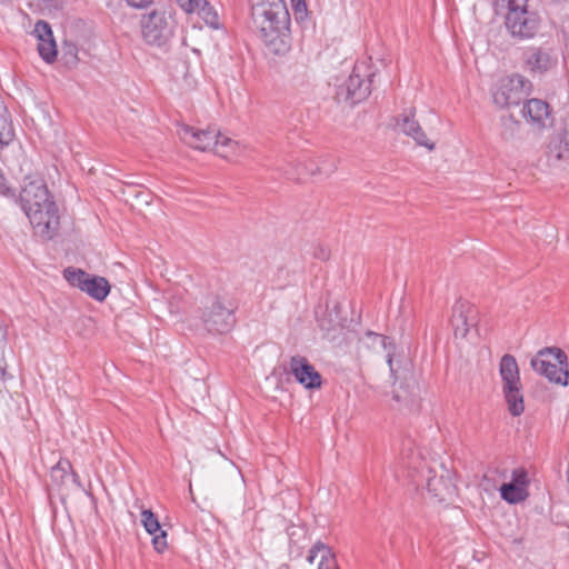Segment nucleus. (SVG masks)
<instances>
[{
    "label": "nucleus",
    "mask_w": 569,
    "mask_h": 569,
    "mask_svg": "<svg viewBox=\"0 0 569 569\" xmlns=\"http://www.w3.org/2000/svg\"><path fill=\"white\" fill-rule=\"evenodd\" d=\"M0 569H10V567L8 566V563L4 559H2V561L0 562Z\"/></svg>",
    "instance_id": "79ce46f5"
},
{
    "label": "nucleus",
    "mask_w": 569,
    "mask_h": 569,
    "mask_svg": "<svg viewBox=\"0 0 569 569\" xmlns=\"http://www.w3.org/2000/svg\"><path fill=\"white\" fill-rule=\"evenodd\" d=\"M17 202L38 236L47 240L54 237L60 226L59 210L42 178L26 177Z\"/></svg>",
    "instance_id": "f257e3e1"
},
{
    "label": "nucleus",
    "mask_w": 569,
    "mask_h": 569,
    "mask_svg": "<svg viewBox=\"0 0 569 569\" xmlns=\"http://www.w3.org/2000/svg\"><path fill=\"white\" fill-rule=\"evenodd\" d=\"M500 497L502 500L510 505H517L525 501L529 497V490L513 485L512 482H503L499 488Z\"/></svg>",
    "instance_id": "5701e85b"
},
{
    "label": "nucleus",
    "mask_w": 569,
    "mask_h": 569,
    "mask_svg": "<svg viewBox=\"0 0 569 569\" xmlns=\"http://www.w3.org/2000/svg\"><path fill=\"white\" fill-rule=\"evenodd\" d=\"M9 110L4 103V101L2 100V98L0 97V116H4L6 113H8Z\"/></svg>",
    "instance_id": "a19ab883"
},
{
    "label": "nucleus",
    "mask_w": 569,
    "mask_h": 569,
    "mask_svg": "<svg viewBox=\"0 0 569 569\" xmlns=\"http://www.w3.org/2000/svg\"><path fill=\"white\" fill-rule=\"evenodd\" d=\"M69 471H72L70 461L67 459H60L58 463L51 468L50 477L52 482L58 486L63 485L66 478L69 477Z\"/></svg>",
    "instance_id": "bb28decb"
},
{
    "label": "nucleus",
    "mask_w": 569,
    "mask_h": 569,
    "mask_svg": "<svg viewBox=\"0 0 569 569\" xmlns=\"http://www.w3.org/2000/svg\"><path fill=\"white\" fill-rule=\"evenodd\" d=\"M64 279L97 301H103L110 293L111 286L104 277L90 274L82 269L69 267L63 271Z\"/></svg>",
    "instance_id": "1a4fd4ad"
},
{
    "label": "nucleus",
    "mask_w": 569,
    "mask_h": 569,
    "mask_svg": "<svg viewBox=\"0 0 569 569\" xmlns=\"http://www.w3.org/2000/svg\"><path fill=\"white\" fill-rule=\"evenodd\" d=\"M546 154L548 161L552 164L569 160V134L567 130H560L550 137Z\"/></svg>",
    "instance_id": "6ab92c4d"
},
{
    "label": "nucleus",
    "mask_w": 569,
    "mask_h": 569,
    "mask_svg": "<svg viewBox=\"0 0 569 569\" xmlns=\"http://www.w3.org/2000/svg\"><path fill=\"white\" fill-rule=\"evenodd\" d=\"M4 347H6V342H2L0 345V379L4 376L6 373V361H4V357H3V352H4Z\"/></svg>",
    "instance_id": "e433bc0d"
},
{
    "label": "nucleus",
    "mask_w": 569,
    "mask_h": 569,
    "mask_svg": "<svg viewBox=\"0 0 569 569\" xmlns=\"http://www.w3.org/2000/svg\"><path fill=\"white\" fill-rule=\"evenodd\" d=\"M397 127L407 136L411 137L419 146L426 147L429 150L435 148L430 143L419 122L415 120V109H409L397 119Z\"/></svg>",
    "instance_id": "f3484780"
},
{
    "label": "nucleus",
    "mask_w": 569,
    "mask_h": 569,
    "mask_svg": "<svg viewBox=\"0 0 569 569\" xmlns=\"http://www.w3.org/2000/svg\"><path fill=\"white\" fill-rule=\"evenodd\" d=\"M532 369L550 382L562 387L569 383L568 356L558 347H547L530 362Z\"/></svg>",
    "instance_id": "0eeeda50"
},
{
    "label": "nucleus",
    "mask_w": 569,
    "mask_h": 569,
    "mask_svg": "<svg viewBox=\"0 0 569 569\" xmlns=\"http://www.w3.org/2000/svg\"><path fill=\"white\" fill-rule=\"evenodd\" d=\"M0 194L14 200L16 202L18 200L14 190L7 184L3 173L0 176Z\"/></svg>",
    "instance_id": "473e14b6"
},
{
    "label": "nucleus",
    "mask_w": 569,
    "mask_h": 569,
    "mask_svg": "<svg viewBox=\"0 0 569 569\" xmlns=\"http://www.w3.org/2000/svg\"><path fill=\"white\" fill-rule=\"evenodd\" d=\"M144 41L151 46H164L173 36L174 21L164 11H152L141 21Z\"/></svg>",
    "instance_id": "6e6552de"
},
{
    "label": "nucleus",
    "mask_w": 569,
    "mask_h": 569,
    "mask_svg": "<svg viewBox=\"0 0 569 569\" xmlns=\"http://www.w3.org/2000/svg\"><path fill=\"white\" fill-rule=\"evenodd\" d=\"M392 400L398 403V408L416 410L419 403V387L412 375H405L399 382L395 381L392 389Z\"/></svg>",
    "instance_id": "2eb2a0df"
},
{
    "label": "nucleus",
    "mask_w": 569,
    "mask_h": 569,
    "mask_svg": "<svg viewBox=\"0 0 569 569\" xmlns=\"http://www.w3.org/2000/svg\"><path fill=\"white\" fill-rule=\"evenodd\" d=\"M526 64L532 72H546L552 66V59L547 51L533 48L526 52Z\"/></svg>",
    "instance_id": "4be33fe9"
},
{
    "label": "nucleus",
    "mask_w": 569,
    "mask_h": 569,
    "mask_svg": "<svg viewBox=\"0 0 569 569\" xmlns=\"http://www.w3.org/2000/svg\"><path fill=\"white\" fill-rule=\"evenodd\" d=\"M251 19L269 53L284 56L290 51V14L283 0H268L253 4Z\"/></svg>",
    "instance_id": "f03ea898"
},
{
    "label": "nucleus",
    "mask_w": 569,
    "mask_h": 569,
    "mask_svg": "<svg viewBox=\"0 0 569 569\" xmlns=\"http://www.w3.org/2000/svg\"><path fill=\"white\" fill-rule=\"evenodd\" d=\"M497 3H500L501 6H506L508 11L511 10V8H518L523 7L528 3V0H496Z\"/></svg>",
    "instance_id": "f704fd0d"
},
{
    "label": "nucleus",
    "mask_w": 569,
    "mask_h": 569,
    "mask_svg": "<svg viewBox=\"0 0 569 569\" xmlns=\"http://www.w3.org/2000/svg\"><path fill=\"white\" fill-rule=\"evenodd\" d=\"M400 461L403 468L412 469L417 472H421V476L426 479L427 490L439 501L450 499L456 491V486L448 470H442L441 475H436L430 468L425 470L422 467L421 455L412 448L411 441L403 443V448L400 453Z\"/></svg>",
    "instance_id": "20e7f679"
},
{
    "label": "nucleus",
    "mask_w": 569,
    "mask_h": 569,
    "mask_svg": "<svg viewBox=\"0 0 569 569\" xmlns=\"http://www.w3.org/2000/svg\"><path fill=\"white\" fill-rule=\"evenodd\" d=\"M16 139L14 126L10 112L0 116V149L8 147Z\"/></svg>",
    "instance_id": "393cba45"
},
{
    "label": "nucleus",
    "mask_w": 569,
    "mask_h": 569,
    "mask_svg": "<svg viewBox=\"0 0 569 569\" xmlns=\"http://www.w3.org/2000/svg\"><path fill=\"white\" fill-rule=\"evenodd\" d=\"M320 558L318 569H339L336 553L332 549L321 541H317L307 557L309 562H313L316 558Z\"/></svg>",
    "instance_id": "412c9836"
},
{
    "label": "nucleus",
    "mask_w": 569,
    "mask_h": 569,
    "mask_svg": "<svg viewBox=\"0 0 569 569\" xmlns=\"http://www.w3.org/2000/svg\"><path fill=\"white\" fill-rule=\"evenodd\" d=\"M32 34L37 38L38 42H44L53 37L52 28L49 22L39 20L34 24Z\"/></svg>",
    "instance_id": "c756f323"
},
{
    "label": "nucleus",
    "mask_w": 569,
    "mask_h": 569,
    "mask_svg": "<svg viewBox=\"0 0 569 569\" xmlns=\"http://www.w3.org/2000/svg\"><path fill=\"white\" fill-rule=\"evenodd\" d=\"M132 8L142 9L152 3L153 0H126Z\"/></svg>",
    "instance_id": "c9c22d12"
},
{
    "label": "nucleus",
    "mask_w": 569,
    "mask_h": 569,
    "mask_svg": "<svg viewBox=\"0 0 569 569\" xmlns=\"http://www.w3.org/2000/svg\"><path fill=\"white\" fill-rule=\"evenodd\" d=\"M528 83L525 77L517 73L507 77L492 94L495 104L500 108L518 106L527 94Z\"/></svg>",
    "instance_id": "9b49d317"
},
{
    "label": "nucleus",
    "mask_w": 569,
    "mask_h": 569,
    "mask_svg": "<svg viewBox=\"0 0 569 569\" xmlns=\"http://www.w3.org/2000/svg\"><path fill=\"white\" fill-rule=\"evenodd\" d=\"M179 134L188 146L201 151L217 149L220 141V132L214 129L200 130L182 126Z\"/></svg>",
    "instance_id": "4468645a"
},
{
    "label": "nucleus",
    "mask_w": 569,
    "mask_h": 569,
    "mask_svg": "<svg viewBox=\"0 0 569 569\" xmlns=\"http://www.w3.org/2000/svg\"><path fill=\"white\" fill-rule=\"evenodd\" d=\"M367 335L372 336L376 340H378L381 343L383 349L386 351H388L387 352V362L390 367L391 375H396V370H395L393 363H392L393 362V351H395V343H393L392 339L388 336L375 333L371 331H369Z\"/></svg>",
    "instance_id": "c85d7f7f"
},
{
    "label": "nucleus",
    "mask_w": 569,
    "mask_h": 569,
    "mask_svg": "<svg viewBox=\"0 0 569 569\" xmlns=\"http://www.w3.org/2000/svg\"><path fill=\"white\" fill-rule=\"evenodd\" d=\"M500 136L505 141H513L519 138L521 122L517 120L512 114L502 116L500 118Z\"/></svg>",
    "instance_id": "b1692460"
},
{
    "label": "nucleus",
    "mask_w": 569,
    "mask_h": 569,
    "mask_svg": "<svg viewBox=\"0 0 569 569\" xmlns=\"http://www.w3.org/2000/svg\"><path fill=\"white\" fill-rule=\"evenodd\" d=\"M69 475H71V478H72V482L80 489L83 490V486L80 481V477L79 475L72 469V471H69Z\"/></svg>",
    "instance_id": "58836bf2"
},
{
    "label": "nucleus",
    "mask_w": 569,
    "mask_h": 569,
    "mask_svg": "<svg viewBox=\"0 0 569 569\" xmlns=\"http://www.w3.org/2000/svg\"><path fill=\"white\" fill-rule=\"evenodd\" d=\"M315 257L320 259V260H328L329 259V251L325 248H319L316 252H315Z\"/></svg>",
    "instance_id": "4c0bfd02"
},
{
    "label": "nucleus",
    "mask_w": 569,
    "mask_h": 569,
    "mask_svg": "<svg viewBox=\"0 0 569 569\" xmlns=\"http://www.w3.org/2000/svg\"><path fill=\"white\" fill-rule=\"evenodd\" d=\"M232 143H234L232 141V139H230V138H228V137H226V136L220 133V141H219L218 147H228V146H230Z\"/></svg>",
    "instance_id": "ea45409f"
},
{
    "label": "nucleus",
    "mask_w": 569,
    "mask_h": 569,
    "mask_svg": "<svg viewBox=\"0 0 569 569\" xmlns=\"http://www.w3.org/2000/svg\"><path fill=\"white\" fill-rule=\"evenodd\" d=\"M478 323V310L467 300H458L452 307L451 325L456 338H466Z\"/></svg>",
    "instance_id": "f8f14e48"
},
{
    "label": "nucleus",
    "mask_w": 569,
    "mask_h": 569,
    "mask_svg": "<svg viewBox=\"0 0 569 569\" xmlns=\"http://www.w3.org/2000/svg\"><path fill=\"white\" fill-rule=\"evenodd\" d=\"M182 10L188 13L196 12L199 3H204V0H176Z\"/></svg>",
    "instance_id": "72a5a7b5"
},
{
    "label": "nucleus",
    "mask_w": 569,
    "mask_h": 569,
    "mask_svg": "<svg viewBox=\"0 0 569 569\" xmlns=\"http://www.w3.org/2000/svg\"><path fill=\"white\" fill-rule=\"evenodd\" d=\"M38 52L47 63H53L57 60L58 49L54 38H49L44 42H38Z\"/></svg>",
    "instance_id": "cd10ccee"
},
{
    "label": "nucleus",
    "mask_w": 569,
    "mask_h": 569,
    "mask_svg": "<svg viewBox=\"0 0 569 569\" xmlns=\"http://www.w3.org/2000/svg\"><path fill=\"white\" fill-rule=\"evenodd\" d=\"M521 112L523 118L539 130L552 122L550 106L540 99L527 100Z\"/></svg>",
    "instance_id": "dca6fc26"
},
{
    "label": "nucleus",
    "mask_w": 569,
    "mask_h": 569,
    "mask_svg": "<svg viewBox=\"0 0 569 569\" xmlns=\"http://www.w3.org/2000/svg\"><path fill=\"white\" fill-rule=\"evenodd\" d=\"M290 372L296 381L306 389H319L322 386V377L315 366L303 356H292L289 361Z\"/></svg>",
    "instance_id": "ddd939ff"
},
{
    "label": "nucleus",
    "mask_w": 569,
    "mask_h": 569,
    "mask_svg": "<svg viewBox=\"0 0 569 569\" xmlns=\"http://www.w3.org/2000/svg\"><path fill=\"white\" fill-rule=\"evenodd\" d=\"M239 308L237 298L224 290L207 297L201 321L211 335H227L237 325L236 311Z\"/></svg>",
    "instance_id": "7ed1b4c3"
},
{
    "label": "nucleus",
    "mask_w": 569,
    "mask_h": 569,
    "mask_svg": "<svg viewBox=\"0 0 569 569\" xmlns=\"http://www.w3.org/2000/svg\"><path fill=\"white\" fill-rule=\"evenodd\" d=\"M199 17L212 29H219V16L213 6H211L207 0L204 3H199L196 10Z\"/></svg>",
    "instance_id": "a878e982"
},
{
    "label": "nucleus",
    "mask_w": 569,
    "mask_h": 569,
    "mask_svg": "<svg viewBox=\"0 0 569 569\" xmlns=\"http://www.w3.org/2000/svg\"><path fill=\"white\" fill-rule=\"evenodd\" d=\"M510 482L528 489L530 482L528 478V471L525 468L513 469Z\"/></svg>",
    "instance_id": "7c9ffc66"
},
{
    "label": "nucleus",
    "mask_w": 569,
    "mask_h": 569,
    "mask_svg": "<svg viewBox=\"0 0 569 569\" xmlns=\"http://www.w3.org/2000/svg\"><path fill=\"white\" fill-rule=\"evenodd\" d=\"M506 28L513 38L530 39L539 27L540 19L535 11L528 10V4L518 8H511L506 14Z\"/></svg>",
    "instance_id": "9d476101"
},
{
    "label": "nucleus",
    "mask_w": 569,
    "mask_h": 569,
    "mask_svg": "<svg viewBox=\"0 0 569 569\" xmlns=\"http://www.w3.org/2000/svg\"><path fill=\"white\" fill-rule=\"evenodd\" d=\"M141 523L146 531L153 536L152 545L157 552H163L167 547V532L161 529L158 517L151 509H142Z\"/></svg>",
    "instance_id": "a211bd4d"
},
{
    "label": "nucleus",
    "mask_w": 569,
    "mask_h": 569,
    "mask_svg": "<svg viewBox=\"0 0 569 569\" xmlns=\"http://www.w3.org/2000/svg\"><path fill=\"white\" fill-rule=\"evenodd\" d=\"M292 10L297 20H302L307 13V3L305 0H291Z\"/></svg>",
    "instance_id": "2f4dec72"
},
{
    "label": "nucleus",
    "mask_w": 569,
    "mask_h": 569,
    "mask_svg": "<svg viewBox=\"0 0 569 569\" xmlns=\"http://www.w3.org/2000/svg\"><path fill=\"white\" fill-rule=\"evenodd\" d=\"M499 375L502 382V395L509 413L519 417L525 411V400L520 371L516 358L506 353L499 363Z\"/></svg>",
    "instance_id": "39448f33"
},
{
    "label": "nucleus",
    "mask_w": 569,
    "mask_h": 569,
    "mask_svg": "<svg viewBox=\"0 0 569 569\" xmlns=\"http://www.w3.org/2000/svg\"><path fill=\"white\" fill-rule=\"evenodd\" d=\"M341 312L342 306L339 302H335L331 308L327 306L326 312L318 318L320 329L329 335L332 331L346 328L348 320L341 316Z\"/></svg>",
    "instance_id": "aec40b11"
},
{
    "label": "nucleus",
    "mask_w": 569,
    "mask_h": 569,
    "mask_svg": "<svg viewBox=\"0 0 569 569\" xmlns=\"http://www.w3.org/2000/svg\"><path fill=\"white\" fill-rule=\"evenodd\" d=\"M375 76L366 62H357L349 78L337 86L336 100L350 107L366 100L371 93Z\"/></svg>",
    "instance_id": "423d86ee"
}]
</instances>
